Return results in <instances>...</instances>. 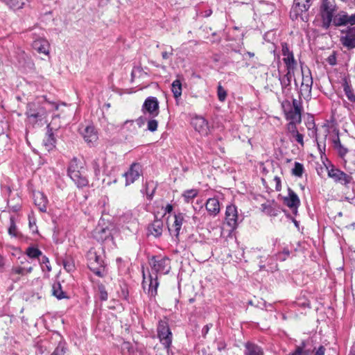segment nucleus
<instances>
[{"instance_id": "62", "label": "nucleus", "mask_w": 355, "mask_h": 355, "mask_svg": "<svg viewBox=\"0 0 355 355\" xmlns=\"http://www.w3.org/2000/svg\"><path fill=\"white\" fill-rule=\"evenodd\" d=\"M173 209V207L171 204H167L164 207V214L166 213H171Z\"/></svg>"}, {"instance_id": "25", "label": "nucleus", "mask_w": 355, "mask_h": 355, "mask_svg": "<svg viewBox=\"0 0 355 355\" xmlns=\"http://www.w3.org/2000/svg\"><path fill=\"white\" fill-rule=\"evenodd\" d=\"M33 49L39 53L48 55L49 53L50 44L44 38H39L33 41Z\"/></svg>"}, {"instance_id": "63", "label": "nucleus", "mask_w": 355, "mask_h": 355, "mask_svg": "<svg viewBox=\"0 0 355 355\" xmlns=\"http://www.w3.org/2000/svg\"><path fill=\"white\" fill-rule=\"evenodd\" d=\"M211 14H212L211 9H207L202 12V16L205 17H208L211 16Z\"/></svg>"}, {"instance_id": "35", "label": "nucleus", "mask_w": 355, "mask_h": 355, "mask_svg": "<svg viewBox=\"0 0 355 355\" xmlns=\"http://www.w3.org/2000/svg\"><path fill=\"white\" fill-rule=\"evenodd\" d=\"M198 190L196 189H191L185 190L182 194V196L185 202L189 203L191 201H192L198 195Z\"/></svg>"}, {"instance_id": "40", "label": "nucleus", "mask_w": 355, "mask_h": 355, "mask_svg": "<svg viewBox=\"0 0 355 355\" xmlns=\"http://www.w3.org/2000/svg\"><path fill=\"white\" fill-rule=\"evenodd\" d=\"M302 85H313V78L311 71L307 69L306 71L302 67Z\"/></svg>"}, {"instance_id": "2", "label": "nucleus", "mask_w": 355, "mask_h": 355, "mask_svg": "<svg viewBox=\"0 0 355 355\" xmlns=\"http://www.w3.org/2000/svg\"><path fill=\"white\" fill-rule=\"evenodd\" d=\"M282 107L286 120L289 121L287 124V130L292 136L298 132L296 125L302 121V112L303 111L302 102L295 98H293L292 101L286 98L282 102Z\"/></svg>"}, {"instance_id": "58", "label": "nucleus", "mask_w": 355, "mask_h": 355, "mask_svg": "<svg viewBox=\"0 0 355 355\" xmlns=\"http://www.w3.org/2000/svg\"><path fill=\"white\" fill-rule=\"evenodd\" d=\"M29 227L30 229L33 231V232H37V227L36 225L35 219L31 220V218H29Z\"/></svg>"}, {"instance_id": "3", "label": "nucleus", "mask_w": 355, "mask_h": 355, "mask_svg": "<svg viewBox=\"0 0 355 355\" xmlns=\"http://www.w3.org/2000/svg\"><path fill=\"white\" fill-rule=\"evenodd\" d=\"M68 175L78 188L89 185L85 162L76 157L73 158L68 166Z\"/></svg>"}, {"instance_id": "38", "label": "nucleus", "mask_w": 355, "mask_h": 355, "mask_svg": "<svg viewBox=\"0 0 355 355\" xmlns=\"http://www.w3.org/2000/svg\"><path fill=\"white\" fill-rule=\"evenodd\" d=\"M40 199L39 201H37V199L35 200L36 206L38 207L39 209L42 212H46V205H47V198L44 196L43 193H40Z\"/></svg>"}, {"instance_id": "44", "label": "nucleus", "mask_w": 355, "mask_h": 355, "mask_svg": "<svg viewBox=\"0 0 355 355\" xmlns=\"http://www.w3.org/2000/svg\"><path fill=\"white\" fill-rule=\"evenodd\" d=\"M290 250L287 248H285L282 251H280L275 254V258L278 261H284L290 256Z\"/></svg>"}, {"instance_id": "55", "label": "nucleus", "mask_w": 355, "mask_h": 355, "mask_svg": "<svg viewBox=\"0 0 355 355\" xmlns=\"http://www.w3.org/2000/svg\"><path fill=\"white\" fill-rule=\"evenodd\" d=\"M122 349L123 350L124 349H128V352L130 354H133L134 353V350H133V348L131 346V344L128 342H124L123 344H122Z\"/></svg>"}, {"instance_id": "39", "label": "nucleus", "mask_w": 355, "mask_h": 355, "mask_svg": "<svg viewBox=\"0 0 355 355\" xmlns=\"http://www.w3.org/2000/svg\"><path fill=\"white\" fill-rule=\"evenodd\" d=\"M62 265L65 270L70 272L75 270V263L71 257H66L62 260Z\"/></svg>"}, {"instance_id": "26", "label": "nucleus", "mask_w": 355, "mask_h": 355, "mask_svg": "<svg viewBox=\"0 0 355 355\" xmlns=\"http://www.w3.org/2000/svg\"><path fill=\"white\" fill-rule=\"evenodd\" d=\"M85 141L87 143H93L98 139L97 133L93 125H87L81 132Z\"/></svg>"}, {"instance_id": "49", "label": "nucleus", "mask_w": 355, "mask_h": 355, "mask_svg": "<svg viewBox=\"0 0 355 355\" xmlns=\"http://www.w3.org/2000/svg\"><path fill=\"white\" fill-rule=\"evenodd\" d=\"M148 185H149V183L146 182L145 184V188L143 189L141 191L144 194L146 195V197H147L148 200H151L153 199V198L155 188H153L151 191H149V190H148Z\"/></svg>"}, {"instance_id": "20", "label": "nucleus", "mask_w": 355, "mask_h": 355, "mask_svg": "<svg viewBox=\"0 0 355 355\" xmlns=\"http://www.w3.org/2000/svg\"><path fill=\"white\" fill-rule=\"evenodd\" d=\"M185 215L183 213L178 212L174 214V222L172 227H168V231L172 236H174L177 240H179V235L182 226L184 222Z\"/></svg>"}, {"instance_id": "48", "label": "nucleus", "mask_w": 355, "mask_h": 355, "mask_svg": "<svg viewBox=\"0 0 355 355\" xmlns=\"http://www.w3.org/2000/svg\"><path fill=\"white\" fill-rule=\"evenodd\" d=\"M217 94L218 100L221 102H223L225 101L227 97V92L225 90V89L219 85L217 88Z\"/></svg>"}, {"instance_id": "51", "label": "nucleus", "mask_w": 355, "mask_h": 355, "mask_svg": "<svg viewBox=\"0 0 355 355\" xmlns=\"http://www.w3.org/2000/svg\"><path fill=\"white\" fill-rule=\"evenodd\" d=\"M99 161L100 160L98 158H96L92 162V166L94 171V173H95L96 176H98L101 172V166H100Z\"/></svg>"}, {"instance_id": "47", "label": "nucleus", "mask_w": 355, "mask_h": 355, "mask_svg": "<svg viewBox=\"0 0 355 355\" xmlns=\"http://www.w3.org/2000/svg\"><path fill=\"white\" fill-rule=\"evenodd\" d=\"M158 127V121L154 118H151L148 121L147 129L150 132H155L157 130Z\"/></svg>"}, {"instance_id": "10", "label": "nucleus", "mask_w": 355, "mask_h": 355, "mask_svg": "<svg viewBox=\"0 0 355 355\" xmlns=\"http://www.w3.org/2000/svg\"><path fill=\"white\" fill-rule=\"evenodd\" d=\"M331 25L336 27L354 26L355 25V14L349 15L346 12L340 11L334 15Z\"/></svg>"}, {"instance_id": "56", "label": "nucleus", "mask_w": 355, "mask_h": 355, "mask_svg": "<svg viewBox=\"0 0 355 355\" xmlns=\"http://www.w3.org/2000/svg\"><path fill=\"white\" fill-rule=\"evenodd\" d=\"M213 327L211 323L207 324L205 325L202 329V336L205 338L206 335L208 334L209 329Z\"/></svg>"}, {"instance_id": "1", "label": "nucleus", "mask_w": 355, "mask_h": 355, "mask_svg": "<svg viewBox=\"0 0 355 355\" xmlns=\"http://www.w3.org/2000/svg\"><path fill=\"white\" fill-rule=\"evenodd\" d=\"M150 264L152 270L155 274L149 273L148 277H146L144 270H143V282L142 285L146 283V279L149 282L148 295L150 299H155L157 295V288L159 285L157 275H166L170 272L171 270V260L166 256L156 255L153 256L150 259Z\"/></svg>"}, {"instance_id": "5", "label": "nucleus", "mask_w": 355, "mask_h": 355, "mask_svg": "<svg viewBox=\"0 0 355 355\" xmlns=\"http://www.w3.org/2000/svg\"><path fill=\"white\" fill-rule=\"evenodd\" d=\"M328 177L333 180L336 184H340L345 188H349L353 182V177L349 173H346L334 164L326 166Z\"/></svg>"}, {"instance_id": "59", "label": "nucleus", "mask_w": 355, "mask_h": 355, "mask_svg": "<svg viewBox=\"0 0 355 355\" xmlns=\"http://www.w3.org/2000/svg\"><path fill=\"white\" fill-rule=\"evenodd\" d=\"M327 62L331 65V66H334L336 64V57L335 55V54H332L331 55H329L327 58Z\"/></svg>"}, {"instance_id": "23", "label": "nucleus", "mask_w": 355, "mask_h": 355, "mask_svg": "<svg viewBox=\"0 0 355 355\" xmlns=\"http://www.w3.org/2000/svg\"><path fill=\"white\" fill-rule=\"evenodd\" d=\"M33 271V267L30 266L28 268L21 267L19 266H13L10 272H9V278L12 280V282H18L20 280V278H15L14 276L17 275L19 276H24Z\"/></svg>"}, {"instance_id": "11", "label": "nucleus", "mask_w": 355, "mask_h": 355, "mask_svg": "<svg viewBox=\"0 0 355 355\" xmlns=\"http://www.w3.org/2000/svg\"><path fill=\"white\" fill-rule=\"evenodd\" d=\"M144 114H148L150 118H155L159 113V102L156 97L149 96L148 97L143 105L141 109Z\"/></svg>"}, {"instance_id": "34", "label": "nucleus", "mask_w": 355, "mask_h": 355, "mask_svg": "<svg viewBox=\"0 0 355 355\" xmlns=\"http://www.w3.org/2000/svg\"><path fill=\"white\" fill-rule=\"evenodd\" d=\"M26 254L31 259H40L43 255L42 252L37 247L30 246L26 250Z\"/></svg>"}, {"instance_id": "21", "label": "nucleus", "mask_w": 355, "mask_h": 355, "mask_svg": "<svg viewBox=\"0 0 355 355\" xmlns=\"http://www.w3.org/2000/svg\"><path fill=\"white\" fill-rule=\"evenodd\" d=\"M164 229V222L161 219L155 218L147 227L148 236H153L159 238L162 236Z\"/></svg>"}, {"instance_id": "22", "label": "nucleus", "mask_w": 355, "mask_h": 355, "mask_svg": "<svg viewBox=\"0 0 355 355\" xmlns=\"http://www.w3.org/2000/svg\"><path fill=\"white\" fill-rule=\"evenodd\" d=\"M191 125L194 129L202 135H207L209 125L207 121L202 116H196L191 120Z\"/></svg>"}, {"instance_id": "32", "label": "nucleus", "mask_w": 355, "mask_h": 355, "mask_svg": "<svg viewBox=\"0 0 355 355\" xmlns=\"http://www.w3.org/2000/svg\"><path fill=\"white\" fill-rule=\"evenodd\" d=\"M171 92L175 100L180 98L182 92V82L180 79H176L172 83Z\"/></svg>"}, {"instance_id": "28", "label": "nucleus", "mask_w": 355, "mask_h": 355, "mask_svg": "<svg viewBox=\"0 0 355 355\" xmlns=\"http://www.w3.org/2000/svg\"><path fill=\"white\" fill-rule=\"evenodd\" d=\"M283 62L285 64V68L286 71L289 72H293L295 73V71L297 68V61L294 58L293 53H290L289 55H286L283 58Z\"/></svg>"}, {"instance_id": "6", "label": "nucleus", "mask_w": 355, "mask_h": 355, "mask_svg": "<svg viewBox=\"0 0 355 355\" xmlns=\"http://www.w3.org/2000/svg\"><path fill=\"white\" fill-rule=\"evenodd\" d=\"M44 109L35 103H28L25 115L26 116V125L34 127L39 121L42 120L44 115Z\"/></svg>"}, {"instance_id": "12", "label": "nucleus", "mask_w": 355, "mask_h": 355, "mask_svg": "<svg viewBox=\"0 0 355 355\" xmlns=\"http://www.w3.org/2000/svg\"><path fill=\"white\" fill-rule=\"evenodd\" d=\"M311 6V0H295L290 16L293 20L297 19L303 12H306Z\"/></svg>"}, {"instance_id": "36", "label": "nucleus", "mask_w": 355, "mask_h": 355, "mask_svg": "<svg viewBox=\"0 0 355 355\" xmlns=\"http://www.w3.org/2000/svg\"><path fill=\"white\" fill-rule=\"evenodd\" d=\"M68 352L67 344L65 340H61L59 341L57 347H55L53 353L51 355H62Z\"/></svg>"}, {"instance_id": "54", "label": "nucleus", "mask_w": 355, "mask_h": 355, "mask_svg": "<svg viewBox=\"0 0 355 355\" xmlns=\"http://www.w3.org/2000/svg\"><path fill=\"white\" fill-rule=\"evenodd\" d=\"M173 55V49L172 46L168 47V50H164L162 52V57L164 60L169 59Z\"/></svg>"}, {"instance_id": "8", "label": "nucleus", "mask_w": 355, "mask_h": 355, "mask_svg": "<svg viewBox=\"0 0 355 355\" xmlns=\"http://www.w3.org/2000/svg\"><path fill=\"white\" fill-rule=\"evenodd\" d=\"M157 330L158 338L162 345L167 349V353L168 354L173 336L168 322L166 320L159 321Z\"/></svg>"}, {"instance_id": "42", "label": "nucleus", "mask_w": 355, "mask_h": 355, "mask_svg": "<svg viewBox=\"0 0 355 355\" xmlns=\"http://www.w3.org/2000/svg\"><path fill=\"white\" fill-rule=\"evenodd\" d=\"M304 172V165L300 162H295L294 167L292 169V174L296 177L301 178Z\"/></svg>"}, {"instance_id": "7", "label": "nucleus", "mask_w": 355, "mask_h": 355, "mask_svg": "<svg viewBox=\"0 0 355 355\" xmlns=\"http://www.w3.org/2000/svg\"><path fill=\"white\" fill-rule=\"evenodd\" d=\"M336 5L329 0H322L320 7V14L322 19V27L328 29L331 25V21L334 17L336 11Z\"/></svg>"}, {"instance_id": "64", "label": "nucleus", "mask_w": 355, "mask_h": 355, "mask_svg": "<svg viewBox=\"0 0 355 355\" xmlns=\"http://www.w3.org/2000/svg\"><path fill=\"white\" fill-rule=\"evenodd\" d=\"M45 101H46L48 103H49L50 105H52V107H53L55 110H58V107H59L58 104H57V103H55V102H50V101H49L46 98H45Z\"/></svg>"}, {"instance_id": "16", "label": "nucleus", "mask_w": 355, "mask_h": 355, "mask_svg": "<svg viewBox=\"0 0 355 355\" xmlns=\"http://www.w3.org/2000/svg\"><path fill=\"white\" fill-rule=\"evenodd\" d=\"M294 75L293 72L286 71L285 74L279 76L282 94L287 98L291 94V81Z\"/></svg>"}, {"instance_id": "29", "label": "nucleus", "mask_w": 355, "mask_h": 355, "mask_svg": "<svg viewBox=\"0 0 355 355\" xmlns=\"http://www.w3.org/2000/svg\"><path fill=\"white\" fill-rule=\"evenodd\" d=\"M51 292L52 295L58 300L68 298L67 293L63 291L61 284L59 282H55L52 284Z\"/></svg>"}, {"instance_id": "30", "label": "nucleus", "mask_w": 355, "mask_h": 355, "mask_svg": "<svg viewBox=\"0 0 355 355\" xmlns=\"http://www.w3.org/2000/svg\"><path fill=\"white\" fill-rule=\"evenodd\" d=\"M261 347L252 342L245 344V355H263Z\"/></svg>"}, {"instance_id": "52", "label": "nucleus", "mask_w": 355, "mask_h": 355, "mask_svg": "<svg viewBox=\"0 0 355 355\" xmlns=\"http://www.w3.org/2000/svg\"><path fill=\"white\" fill-rule=\"evenodd\" d=\"M282 54L283 55V58L289 55L290 53H293L292 51L290 50L288 45L286 42H282Z\"/></svg>"}, {"instance_id": "61", "label": "nucleus", "mask_w": 355, "mask_h": 355, "mask_svg": "<svg viewBox=\"0 0 355 355\" xmlns=\"http://www.w3.org/2000/svg\"><path fill=\"white\" fill-rule=\"evenodd\" d=\"M325 353V348L324 346H320L317 349L315 355H324Z\"/></svg>"}, {"instance_id": "17", "label": "nucleus", "mask_w": 355, "mask_h": 355, "mask_svg": "<svg viewBox=\"0 0 355 355\" xmlns=\"http://www.w3.org/2000/svg\"><path fill=\"white\" fill-rule=\"evenodd\" d=\"M94 237L101 243H114L112 230L109 227H97L94 232Z\"/></svg>"}, {"instance_id": "18", "label": "nucleus", "mask_w": 355, "mask_h": 355, "mask_svg": "<svg viewBox=\"0 0 355 355\" xmlns=\"http://www.w3.org/2000/svg\"><path fill=\"white\" fill-rule=\"evenodd\" d=\"M315 349L313 346V340L311 338L303 340L301 344L296 347L294 352L291 355H309Z\"/></svg>"}, {"instance_id": "13", "label": "nucleus", "mask_w": 355, "mask_h": 355, "mask_svg": "<svg viewBox=\"0 0 355 355\" xmlns=\"http://www.w3.org/2000/svg\"><path fill=\"white\" fill-rule=\"evenodd\" d=\"M142 175V166L138 162L132 163L129 169L123 174L125 186L134 183Z\"/></svg>"}, {"instance_id": "57", "label": "nucleus", "mask_w": 355, "mask_h": 355, "mask_svg": "<svg viewBox=\"0 0 355 355\" xmlns=\"http://www.w3.org/2000/svg\"><path fill=\"white\" fill-rule=\"evenodd\" d=\"M273 181L275 182V189L277 191H279L282 189V184L281 179L278 176H275L273 179Z\"/></svg>"}, {"instance_id": "60", "label": "nucleus", "mask_w": 355, "mask_h": 355, "mask_svg": "<svg viewBox=\"0 0 355 355\" xmlns=\"http://www.w3.org/2000/svg\"><path fill=\"white\" fill-rule=\"evenodd\" d=\"M217 349L219 352H222L226 348V344L224 341L220 340L216 343Z\"/></svg>"}, {"instance_id": "14", "label": "nucleus", "mask_w": 355, "mask_h": 355, "mask_svg": "<svg viewBox=\"0 0 355 355\" xmlns=\"http://www.w3.org/2000/svg\"><path fill=\"white\" fill-rule=\"evenodd\" d=\"M283 202L292 210L294 214H297V209L300 205V200L296 193L291 188H288V196L284 197Z\"/></svg>"}, {"instance_id": "46", "label": "nucleus", "mask_w": 355, "mask_h": 355, "mask_svg": "<svg viewBox=\"0 0 355 355\" xmlns=\"http://www.w3.org/2000/svg\"><path fill=\"white\" fill-rule=\"evenodd\" d=\"M48 343L47 341H42L40 343H37L35 345L36 354H44L46 352V344Z\"/></svg>"}, {"instance_id": "45", "label": "nucleus", "mask_w": 355, "mask_h": 355, "mask_svg": "<svg viewBox=\"0 0 355 355\" xmlns=\"http://www.w3.org/2000/svg\"><path fill=\"white\" fill-rule=\"evenodd\" d=\"M312 86L301 84L300 94L306 97H310Z\"/></svg>"}, {"instance_id": "50", "label": "nucleus", "mask_w": 355, "mask_h": 355, "mask_svg": "<svg viewBox=\"0 0 355 355\" xmlns=\"http://www.w3.org/2000/svg\"><path fill=\"white\" fill-rule=\"evenodd\" d=\"M99 297L102 301H106L108 297L107 293L103 284L98 286Z\"/></svg>"}, {"instance_id": "37", "label": "nucleus", "mask_w": 355, "mask_h": 355, "mask_svg": "<svg viewBox=\"0 0 355 355\" xmlns=\"http://www.w3.org/2000/svg\"><path fill=\"white\" fill-rule=\"evenodd\" d=\"M8 234L13 237H19L21 236V233L19 232L17 227L15 223V220L13 216L10 218V226L8 227Z\"/></svg>"}, {"instance_id": "53", "label": "nucleus", "mask_w": 355, "mask_h": 355, "mask_svg": "<svg viewBox=\"0 0 355 355\" xmlns=\"http://www.w3.org/2000/svg\"><path fill=\"white\" fill-rule=\"evenodd\" d=\"M292 138L295 139V140L301 145V146H304V135L298 132H295L294 135L291 136Z\"/></svg>"}, {"instance_id": "4", "label": "nucleus", "mask_w": 355, "mask_h": 355, "mask_svg": "<svg viewBox=\"0 0 355 355\" xmlns=\"http://www.w3.org/2000/svg\"><path fill=\"white\" fill-rule=\"evenodd\" d=\"M87 266L96 276L103 277L106 275V265L101 254L94 248H91L86 254Z\"/></svg>"}, {"instance_id": "27", "label": "nucleus", "mask_w": 355, "mask_h": 355, "mask_svg": "<svg viewBox=\"0 0 355 355\" xmlns=\"http://www.w3.org/2000/svg\"><path fill=\"white\" fill-rule=\"evenodd\" d=\"M28 0H0L9 9L14 11L22 9Z\"/></svg>"}, {"instance_id": "19", "label": "nucleus", "mask_w": 355, "mask_h": 355, "mask_svg": "<svg viewBox=\"0 0 355 355\" xmlns=\"http://www.w3.org/2000/svg\"><path fill=\"white\" fill-rule=\"evenodd\" d=\"M332 144L338 157L346 164L347 162L346 157L350 150L345 145L341 143L338 134L332 139Z\"/></svg>"}, {"instance_id": "24", "label": "nucleus", "mask_w": 355, "mask_h": 355, "mask_svg": "<svg viewBox=\"0 0 355 355\" xmlns=\"http://www.w3.org/2000/svg\"><path fill=\"white\" fill-rule=\"evenodd\" d=\"M205 208L208 214L215 217L220 211V202L216 198H209L205 203Z\"/></svg>"}, {"instance_id": "41", "label": "nucleus", "mask_w": 355, "mask_h": 355, "mask_svg": "<svg viewBox=\"0 0 355 355\" xmlns=\"http://www.w3.org/2000/svg\"><path fill=\"white\" fill-rule=\"evenodd\" d=\"M262 211L269 216H275L277 215V210L270 203H263L261 205Z\"/></svg>"}, {"instance_id": "31", "label": "nucleus", "mask_w": 355, "mask_h": 355, "mask_svg": "<svg viewBox=\"0 0 355 355\" xmlns=\"http://www.w3.org/2000/svg\"><path fill=\"white\" fill-rule=\"evenodd\" d=\"M343 87L347 99L352 103H355V94H354L353 88L347 79H345Z\"/></svg>"}, {"instance_id": "43", "label": "nucleus", "mask_w": 355, "mask_h": 355, "mask_svg": "<svg viewBox=\"0 0 355 355\" xmlns=\"http://www.w3.org/2000/svg\"><path fill=\"white\" fill-rule=\"evenodd\" d=\"M41 268L43 271L50 272L51 270V266L49 258L46 255H42L39 259Z\"/></svg>"}, {"instance_id": "15", "label": "nucleus", "mask_w": 355, "mask_h": 355, "mask_svg": "<svg viewBox=\"0 0 355 355\" xmlns=\"http://www.w3.org/2000/svg\"><path fill=\"white\" fill-rule=\"evenodd\" d=\"M239 215L237 207L234 205H227L225 210V221L232 230L238 226Z\"/></svg>"}, {"instance_id": "9", "label": "nucleus", "mask_w": 355, "mask_h": 355, "mask_svg": "<svg viewBox=\"0 0 355 355\" xmlns=\"http://www.w3.org/2000/svg\"><path fill=\"white\" fill-rule=\"evenodd\" d=\"M340 43L347 50L355 48V25L347 26L346 29L341 30Z\"/></svg>"}, {"instance_id": "33", "label": "nucleus", "mask_w": 355, "mask_h": 355, "mask_svg": "<svg viewBox=\"0 0 355 355\" xmlns=\"http://www.w3.org/2000/svg\"><path fill=\"white\" fill-rule=\"evenodd\" d=\"M44 146L48 151H50L55 148V139L53 133L50 131L46 135V137L43 140Z\"/></svg>"}]
</instances>
